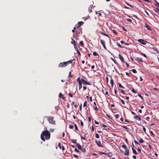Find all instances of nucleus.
<instances>
[{"label":"nucleus","instance_id":"obj_1","mask_svg":"<svg viewBox=\"0 0 159 159\" xmlns=\"http://www.w3.org/2000/svg\"><path fill=\"white\" fill-rule=\"evenodd\" d=\"M44 136H45V139L46 140H48L50 138V134L49 131L46 130L43 131L41 134V139L43 141H45V139Z\"/></svg>","mask_w":159,"mask_h":159},{"label":"nucleus","instance_id":"obj_2","mask_svg":"<svg viewBox=\"0 0 159 159\" xmlns=\"http://www.w3.org/2000/svg\"><path fill=\"white\" fill-rule=\"evenodd\" d=\"M49 123L52 125H56V121L54 120V117L53 116H46L45 117Z\"/></svg>","mask_w":159,"mask_h":159},{"label":"nucleus","instance_id":"obj_3","mask_svg":"<svg viewBox=\"0 0 159 159\" xmlns=\"http://www.w3.org/2000/svg\"><path fill=\"white\" fill-rule=\"evenodd\" d=\"M72 61V60H70L67 61L60 63L58 66V67H65L68 64L71 63Z\"/></svg>","mask_w":159,"mask_h":159},{"label":"nucleus","instance_id":"obj_4","mask_svg":"<svg viewBox=\"0 0 159 159\" xmlns=\"http://www.w3.org/2000/svg\"><path fill=\"white\" fill-rule=\"evenodd\" d=\"M81 80L82 81V83L84 84H87L88 85H91V84L89 83L87 81V79L84 77H83V78H81Z\"/></svg>","mask_w":159,"mask_h":159},{"label":"nucleus","instance_id":"obj_5","mask_svg":"<svg viewBox=\"0 0 159 159\" xmlns=\"http://www.w3.org/2000/svg\"><path fill=\"white\" fill-rule=\"evenodd\" d=\"M121 147L125 149V152H123L124 154L125 155H127L129 154V151L125 145H122Z\"/></svg>","mask_w":159,"mask_h":159},{"label":"nucleus","instance_id":"obj_6","mask_svg":"<svg viewBox=\"0 0 159 159\" xmlns=\"http://www.w3.org/2000/svg\"><path fill=\"white\" fill-rule=\"evenodd\" d=\"M138 41L143 45L146 44V43H147V41H146L143 39H139L138 40Z\"/></svg>","mask_w":159,"mask_h":159},{"label":"nucleus","instance_id":"obj_7","mask_svg":"<svg viewBox=\"0 0 159 159\" xmlns=\"http://www.w3.org/2000/svg\"><path fill=\"white\" fill-rule=\"evenodd\" d=\"M100 41H101V43L103 47L104 48V49H107V48H106V46H105V41L104 40H102V39Z\"/></svg>","mask_w":159,"mask_h":159},{"label":"nucleus","instance_id":"obj_8","mask_svg":"<svg viewBox=\"0 0 159 159\" xmlns=\"http://www.w3.org/2000/svg\"><path fill=\"white\" fill-rule=\"evenodd\" d=\"M134 118L136 120H141V118L139 116H134Z\"/></svg>","mask_w":159,"mask_h":159},{"label":"nucleus","instance_id":"obj_9","mask_svg":"<svg viewBox=\"0 0 159 159\" xmlns=\"http://www.w3.org/2000/svg\"><path fill=\"white\" fill-rule=\"evenodd\" d=\"M144 26L146 27L148 30H152L151 28L149 27V25L145 23Z\"/></svg>","mask_w":159,"mask_h":159},{"label":"nucleus","instance_id":"obj_10","mask_svg":"<svg viewBox=\"0 0 159 159\" xmlns=\"http://www.w3.org/2000/svg\"><path fill=\"white\" fill-rule=\"evenodd\" d=\"M118 55H119V58L120 59V60L122 61V62L124 63L125 61H124V59L123 57L122 56H121V55H120V54H119Z\"/></svg>","mask_w":159,"mask_h":159},{"label":"nucleus","instance_id":"obj_11","mask_svg":"<svg viewBox=\"0 0 159 159\" xmlns=\"http://www.w3.org/2000/svg\"><path fill=\"white\" fill-rule=\"evenodd\" d=\"M95 142L98 146L100 147H102L101 143L100 141H97L96 140Z\"/></svg>","mask_w":159,"mask_h":159},{"label":"nucleus","instance_id":"obj_12","mask_svg":"<svg viewBox=\"0 0 159 159\" xmlns=\"http://www.w3.org/2000/svg\"><path fill=\"white\" fill-rule=\"evenodd\" d=\"M93 104L95 105V106H94V110H96V111H98V109L97 107H96V102H94Z\"/></svg>","mask_w":159,"mask_h":159},{"label":"nucleus","instance_id":"obj_13","mask_svg":"<svg viewBox=\"0 0 159 159\" xmlns=\"http://www.w3.org/2000/svg\"><path fill=\"white\" fill-rule=\"evenodd\" d=\"M76 146L80 150H81L82 148L80 144L78 143H76Z\"/></svg>","mask_w":159,"mask_h":159},{"label":"nucleus","instance_id":"obj_14","mask_svg":"<svg viewBox=\"0 0 159 159\" xmlns=\"http://www.w3.org/2000/svg\"><path fill=\"white\" fill-rule=\"evenodd\" d=\"M84 23V22L83 21H80L78 23L79 26L78 27V28H79V27L81 26V25H82Z\"/></svg>","mask_w":159,"mask_h":159},{"label":"nucleus","instance_id":"obj_15","mask_svg":"<svg viewBox=\"0 0 159 159\" xmlns=\"http://www.w3.org/2000/svg\"><path fill=\"white\" fill-rule=\"evenodd\" d=\"M132 150L133 151V152L134 154H136V155H137L138 154V153L137 152L136 150L134 148H132Z\"/></svg>","mask_w":159,"mask_h":159},{"label":"nucleus","instance_id":"obj_16","mask_svg":"<svg viewBox=\"0 0 159 159\" xmlns=\"http://www.w3.org/2000/svg\"><path fill=\"white\" fill-rule=\"evenodd\" d=\"M110 83L111 86L113 87L114 84V81L112 78H111V79L110 80Z\"/></svg>","mask_w":159,"mask_h":159},{"label":"nucleus","instance_id":"obj_17","mask_svg":"<svg viewBox=\"0 0 159 159\" xmlns=\"http://www.w3.org/2000/svg\"><path fill=\"white\" fill-rule=\"evenodd\" d=\"M78 85H79V90H80V89H81L82 87V83H79L78 84Z\"/></svg>","mask_w":159,"mask_h":159},{"label":"nucleus","instance_id":"obj_18","mask_svg":"<svg viewBox=\"0 0 159 159\" xmlns=\"http://www.w3.org/2000/svg\"><path fill=\"white\" fill-rule=\"evenodd\" d=\"M77 81L79 83H82V81L81 80V79H80V77H78L77 79Z\"/></svg>","mask_w":159,"mask_h":159},{"label":"nucleus","instance_id":"obj_19","mask_svg":"<svg viewBox=\"0 0 159 159\" xmlns=\"http://www.w3.org/2000/svg\"><path fill=\"white\" fill-rule=\"evenodd\" d=\"M118 84L119 85V86L120 88H122L123 89H124L125 88L124 87H123L122 85L120 83H118Z\"/></svg>","mask_w":159,"mask_h":159},{"label":"nucleus","instance_id":"obj_20","mask_svg":"<svg viewBox=\"0 0 159 159\" xmlns=\"http://www.w3.org/2000/svg\"><path fill=\"white\" fill-rule=\"evenodd\" d=\"M99 153L100 154H105L106 155H108V154H107L105 152H99Z\"/></svg>","mask_w":159,"mask_h":159},{"label":"nucleus","instance_id":"obj_21","mask_svg":"<svg viewBox=\"0 0 159 159\" xmlns=\"http://www.w3.org/2000/svg\"><path fill=\"white\" fill-rule=\"evenodd\" d=\"M93 55L94 56H98V54L95 52H93Z\"/></svg>","mask_w":159,"mask_h":159},{"label":"nucleus","instance_id":"obj_22","mask_svg":"<svg viewBox=\"0 0 159 159\" xmlns=\"http://www.w3.org/2000/svg\"><path fill=\"white\" fill-rule=\"evenodd\" d=\"M74 48H75V49L76 50V51H77L79 49L77 48V47L76 46L75 44H74Z\"/></svg>","mask_w":159,"mask_h":159},{"label":"nucleus","instance_id":"obj_23","mask_svg":"<svg viewBox=\"0 0 159 159\" xmlns=\"http://www.w3.org/2000/svg\"><path fill=\"white\" fill-rule=\"evenodd\" d=\"M80 44L82 47H83L84 46V44L82 41H81L80 42Z\"/></svg>","mask_w":159,"mask_h":159},{"label":"nucleus","instance_id":"obj_24","mask_svg":"<svg viewBox=\"0 0 159 159\" xmlns=\"http://www.w3.org/2000/svg\"><path fill=\"white\" fill-rule=\"evenodd\" d=\"M139 142L140 143H143L144 142V141L142 139H141Z\"/></svg>","mask_w":159,"mask_h":159},{"label":"nucleus","instance_id":"obj_25","mask_svg":"<svg viewBox=\"0 0 159 159\" xmlns=\"http://www.w3.org/2000/svg\"><path fill=\"white\" fill-rule=\"evenodd\" d=\"M131 71L134 73H136L137 72V71L134 69H132Z\"/></svg>","mask_w":159,"mask_h":159},{"label":"nucleus","instance_id":"obj_26","mask_svg":"<svg viewBox=\"0 0 159 159\" xmlns=\"http://www.w3.org/2000/svg\"><path fill=\"white\" fill-rule=\"evenodd\" d=\"M137 60L139 61L140 62H143V61L142 60V59L140 57H138L137 58Z\"/></svg>","mask_w":159,"mask_h":159},{"label":"nucleus","instance_id":"obj_27","mask_svg":"<svg viewBox=\"0 0 159 159\" xmlns=\"http://www.w3.org/2000/svg\"><path fill=\"white\" fill-rule=\"evenodd\" d=\"M155 2L156 3V4H155V5L157 7H159V3L156 1H155Z\"/></svg>","mask_w":159,"mask_h":159},{"label":"nucleus","instance_id":"obj_28","mask_svg":"<svg viewBox=\"0 0 159 159\" xmlns=\"http://www.w3.org/2000/svg\"><path fill=\"white\" fill-rule=\"evenodd\" d=\"M120 90L121 93L123 94L124 95L125 94V93L124 92V91L122 89H120Z\"/></svg>","mask_w":159,"mask_h":159},{"label":"nucleus","instance_id":"obj_29","mask_svg":"<svg viewBox=\"0 0 159 159\" xmlns=\"http://www.w3.org/2000/svg\"><path fill=\"white\" fill-rule=\"evenodd\" d=\"M74 125H75V129L76 130H78V127H77V125L75 124H74Z\"/></svg>","mask_w":159,"mask_h":159},{"label":"nucleus","instance_id":"obj_30","mask_svg":"<svg viewBox=\"0 0 159 159\" xmlns=\"http://www.w3.org/2000/svg\"><path fill=\"white\" fill-rule=\"evenodd\" d=\"M101 34H103V35L105 36H107L108 37H109V36L108 35H107V34L103 33H102V32L101 33Z\"/></svg>","mask_w":159,"mask_h":159},{"label":"nucleus","instance_id":"obj_31","mask_svg":"<svg viewBox=\"0 0 159 159\" xmlns=\"http://www.w3.org/2000/svg\"><path fill=\"white\" fill-rule=\"evenodd\" d=\"M81 150L82 152H86V150L85 149V148H81V150Z\"/></svg>","mask_w":159,"mask_h":159},{"label":"nucleus","instance_id":"obj_32","mask_svg":"<svg viewBox=\"0 0 159 159\" xmlns=\"http://www.w3.org/2000/svg\"><path fill=\"white\" fill-rule=\"evenodd\" d=\"M92 6H91V9L89 8L88 9V11L89 13H91L92 11V10L91 9L92 8Z\"/></svg>","mask_w":159,"mask_h":159},{"label":"nucleus","instance_id":"obj_33","mask_svg":"<svg viewBox=\"0 0 159 159\" xmlns=\"http://www.w3.org/2000/svg\"><path fill=\"white\" fill-rule=\"evenodd\" d=\"M95 137L97 138L98 139L99 138V136L98 134H95Z\"/></svg>","mask_w":159,"mask_h":159},{"label":"nucleus","instance_id":"obj_34","mask_svg":"<svg viewBox=\"0 0 159 159\" xmlns=\"http://www.w3.org/2000/svg\"><path fill=\"white\" fill-rule=\"evenodd\" d=\"M69 128L71 129H73V127H74L73 125H69Z\"/></svg>","mask_w":159,"mask_h":159},{"label":"nucleus","instance_id":"obj_35","mask_svg":"<svg viewBox=\"0 0 159 159\" xmlns=\"http://www.w3.org/2000/svg\"><path fill=\"white\" fill-rule=\"evenodd\" d=\"M119 115L118 114H116L115 115L116 118L117 119H118L119 118Z\"/></svg>","mask_w":159,"mask_h":159},{"label":"nucleus","instance_id":"obj_36","mask_svg":"<svg viewBox=\"0 0 159 159\" xmlns=\"http://www.w3.org/2000/svg\"><path fill=\"white\" fill-rule=\"evenodd\" d=\"M87 105V102L86 101L83 104V106L84 107H85Z\"/></svg>","mask_w":159,"mask_h":159},{"label":"nucleus","instance_id":"obj_37","mask_svg":"<svg viewBox=\"0 0 159 159\" xmlns=\"http://www.w3.org/2000/svg\"><path fill=\"white\" fill-rule=\"evenodd\" d=\"M76 52H77V53H78L79 55L80 56H81V53H80V51H79V50L77 51Z\"/></svg>","mask_w":159,"mask_h":159},{"label":"nucleus","instance_id":"obj_38","mask_svg":"<svg viewBox=\"0 0 159 159\" xmlns=\"http://www.w3.org/2000/svg\"><path fill=\"white\" fill-rule=\"evenodd\" d=\"M126 20L127 21H129V22H132V20H131L130 19H129V18H128V19H126Z\"/></svg>","mask_w":159,"mask_h":159},{"label":"nucleus","instance_id":"obj_39","mask_svg":"<svg viewBox=\"0 0 159 159\" xmlns=\"http://www.w3.org/2000/svg\"><path fill=\"white\" fill-rule=\"evenodd\" d=\"M49 131L51 132H52L54 131V129H49Z\"/></svg>","mask_w":159,"mask_h":159},{"label":"nucleus","instance_id":"obj_40","mask_svg":"<svg viewBox=\"0 0 159 159\" xmlns=\"http://www.w3.org/2000/svg\"><path fill=\"white\" fill-rule=\"evenodd\" d=\"M62 94L61 93H60L59 94V98H61L62 96Z\"/></svg>","mask_w":159,"mask_h":159},{"label":"nucleus","instance_id":"obj_41","mask_svg":"<svg viewBox=\"0 0 159 159\" xmlns=\"http://www.w3.org/2000/svg\"><path fill=\"white\" fill-rule=\"evenodd\" d=\"M73 155L75 157L77 158H78V156L77 155L75 154H73Z\"/></svg>","mask_w":159,"mask_h":159},{"label":"nucleus","instance_id":"obj_42","mask_svg":"<svg viewBox=\"0 0 159 159\" xmlns=\"http://www.w3.org/2000/svg\"><path fill=\"white\" fill-rule=\"evenodd\" d=\"M131 91L134 93H136V92H135V90L134 89H133L132 90H131Z\"/></svg>","mask_w":159,"mask_h":159},{"label":"nucleus","instance_id":"obj_43","mask_svg":"<svg viewBox=\"0 0 159 159\" xmlns=\"http://www.w3.org/2000/svg\"><path fill=\"white\" fill-rule=\"evenodd\" d=\"M58 146L59 147L60 149H61V145L60 143H59L58 144Z\"/></svg>","mask_w":159,"mask_h":159},{"label":"nucleus","instance_id":"obj_44","mask_svg":"<svg viewBox=\"0 0 159 159\" xmlns=\"http://www.w3.org/2000/svg\"><path fill=\"white\" fill-rule=\"evenodd\" d=\"M134 142L136 144L139 145V144L135 140H134Z\"/></svg>","mask_w":159,"mask_h":159},{"label":"nucleus","instance_id":"obj_45","mask_svg":"<svg viewBox=\"0 0 159 159\" xmlns=\"http://www.w3.org/2000/svg\"><path fill=\"white\" fill-rule=\"evenodd\" d=\"M69 95L71 98H72L73 95L70 93H69Z\"/></svg>","mask_w":159,"mask_h":159},{"label":"nucleus","instance_id":"obj_46","mask_svg":"<svg viewBox=\"0 0 159 159\" xmlns=\"http://www.w3.org/2000/svg\"><path fill=\"white\" fill-rule=\"evenodd\" d=\"M112 31L114 34H117V32L115 30H113Z\"/></svg>","mask_w":159,"mask_h":159},{"label":"nucleus","instance_id":"obj_47","mask_svg":"<svg viewBox=\"0 0 159 159\" xmlns=\"http://www.w3.org/2000/svg\"><path fill=\"white\" fill-rule=\"evenodd\" d=\"M122 127L125 129H128V127H126V126H121Z\"/></svg>","mask_w":159,"mask_h":159},{"label":"nucleus","instance_id":"obj_48","mask_svg":"<svg viewBox=\"0 0 159 159\" xmlns=\"http://www.w3.org/2000/svg\"><path fill=\"white\" fill-rule=\"evenodd\" d=\"M80 125L82 126L84 125V123L81 120H80Z\"/></svg>","mask_w":159,"mask_h":159},{"label":"nucleus","instance_id":"obj_49","mask_svg":"<svg viewBox=\"0 0 159 159\" xmlns=\"http://www.w3.org/2000/svg\"><path fill=\"white\" fill-rule=\"evenodd\" d=\"M120 100H121V102H122V103H123V104H125V102L123 100L121 99Z\"/></svg>","mask_w":159,"mask_h":159},{"label":"nucleus","instance_id":"obj_50","mask_svg":"<svg viewBox=\"0 0 159 159\" xmlns=\"http://www.w3.org/2000/svg\"><path fill=\"white\" fill-rule=\"evenodd\" d=\"M71 72L70 71L69 72V76L70 77H72L73 75H71Z\"/></svg>","mask_w":159,"mask_h":159},{"label":"nucleus","instance_id":"obj_51","mask_svg":"<svg viewBox=\"0 0 159 159\" xmlns=\"http://www.w3.org/2000/svg\"><path fill=\"white\" fill-rule=\"evenodd\" d=\"M71 142H72V143H76H76H77L76 142H75V140H73V139L71 140Z\"/></svg>","mask_w":159,"mask_h":159},{"label":"nucleus","instance_id":"obj_52","mask_svg":"<svg viewBox=\"0 0 159 159\" xmlns=\"http://www.w3.org/2000/svg\"><path fill=\"white\" fill-rule=\"evenodd\" d=\"M145 119L147 120H148L150 119V117L149 116H147L146 117Z\"/></svg>","mask_w":159,"mask_h":159},{"label":"nucleus","instance_id":"obj_53","mask_svg":"<svg viewBox=\"0 0 159 159\" xmlns=\"http://www.w3.org/2000/svg\"><path fill=\"white\" fill-rule=\"evenodd\" d=\"M75 151L77 152H79L80 151L78 150L76 148H75Z\"/></svg>","mask_w":159,"mask_h":159},{"label":"nucleus","instance_id":"obj_54","mask_svg":"<svg viewBox=\"0 0 159 159\" xmlns=\"http://www.w3.org/2000/svg\"><path fill=\"white\" fill-rule=\"evenodd\" d=\"M142 55L144 57H145L146 58H147V55L145 54H143V53H142Z\"/></svg>","mask_w":159,"mask_h":159},{"label":"nucleus","instance_id":"obj_55","mask_svg":"<svg viewBox=\"0 0 159 159\" xmlns=\"http://www.w3.org/2000/svg\"><path fill=\"white\" fill-rule=\"evenodd\" d=\"M87 89V87L86 86H84L83 87V90H85Z\"/></svg>","mask_w":159,"mask_h":159},{"label":"nucleus","instance_id":"obj_56","mask_svg":"<svg viewBox=\"0 0 159 159\" xmlns=\"http://www.w3.org/2000/svg\"><path fill=\"white\" fill-rule=\"evenodd\" d=\"M94 121V122H95V124H99V122H97V121L96 120H95Z\"/></svg>","mask_w":159,"mask_h":159},{"label":"nucleus","instance_id":"obj_57","mask_svg":"<svg viewBox=\"0 0 159 159\" xmlns=\"http://www.w3.org/2000/svg\"><path fill=\"white\" fill-rule=\"evenodd\" d=\"M125 62V64H126V66H127L128 67H129V65L128 64V63L127 62Z\"/></svg>","mask_w":159,"mask_h":159},{"label":"nucleus","instance_id":"obj_58","mask_svg":"<svg viewBox=\"0 0 159 159\" xmlns=\"http://www.w3.org/2000/svg\"><path fill=\"white\" fill-rule=\"evenodd\" d=\"M118 46L120 48H122L123 47L120 44V43L118 44Z\"/></svg>","mask_w":159,"mask_h":159},{"label":"nucleus","instance_id":"obj_59","mask_svg":"<svg viewBox=\"0 0 159 159\" xmlns=\"http://www.w3.org/2000/svg\"><path fill=\"white\" fill-rule=\"evenodd\" d=\"M143 131L145 132H146V129H145V128L144 127H143Z\"/></svg>","mask_w":159,"mask_h":159},{"label":"nucleus","instance_id":"obj_60","mask_svg":"<svg viewBox=\"0 0 159 159\" xmlns=\"http://www.w3.org/2000/svg\"><path fill=\"white\" fill-rule=\"evenodd\" d=\"M138 96L140 98H141L142 99H143V97L142 96H141L140 94H138Z\"/></svg>","mask_w":159,"mask_h":159},{"label":"nucleus","instance_id":"obj_61","mask_svg":"<svg viewBox=\"0 0 159 159\" xmlns=\"http://www.w3.org/2000/svg\"><path fill=\"white\" fill-rule=\"evenodd\" d=\"M88 120H89V122L91 121V118L89 116L88 117Z\"/></svg>","mask_w":159,"mask_h":159},{"label":"nucleus","instance_id":"obj_62","mask_svg":"<svg viewBox=\"0 0 159 159\" xmlns=\"http://www.w3.org/2000/svg\"><path fill=\"white\" fill-rule=\"evenodd\" d=\"M91 130L92 131H94V128H93V126H92V127H91Z\"/></svg>","mask_w":159,"mask_h":159},{"label":"nucleus","instance_id":"obj_63","mask_svg":"<svg viewBox=\"0 0 159 159\" xmlns=\"http://www.w3.org/2000/svg\"><path fill=\"white\" fill-rule=\"evenodd\" d=\"M133 157L134 159H136V156L135 155H133Z\"/></svg>","mask_w":159,"mask_h":159},{"label":"nucleus","instance_id":"obj_64","mask_svg":"<svg viewBox=\"0 0 159 159\" xmlns=\"http://www.w3.org/2000/svg\"><path fill=\"white\" fill-rule=\"evenodd\" d=\"M102 127H107V126L105 125H104V124H103L102 125Z\"/></svg>","mask_w":159,"mask_h":159}]
</instances>
